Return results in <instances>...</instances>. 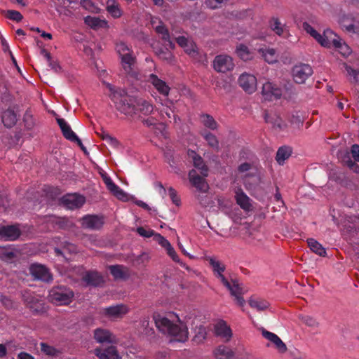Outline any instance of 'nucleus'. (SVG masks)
Masks as SVG:
<instances>
[{
    "instance_id": "1",
    "label": "nucleus",
    "mask_w": 359,
    "mask_h": 359,
    "mask_svg": "<svg viewBox=\"0 0 359 359\" xmlns=\"http://www.w3.org/2000/svg\"><path fill=\"white\" fill-rule=\"evenodd\" d=\"M106 86L110 92V99L121 113L133 117L140 114L148 116L153 112L154 107L149 101L130 96L125 89L115 88L109 83Z\"/></svg>"
},
{
    "instance_id": "43",
    "label": "nucleus",
    "mask_w": 359,
    "mask_h": 359,
    "mask_svg": "<svg viewBox=\"0 0 359 359\" xmlns=\"http://www.w3.org/2000/svg\"><path fill=\"white\" fill-rule=\"evenodd\" d=\"M200 122L201 124L210 130H216L217 128V123L214 118L209 114H202L200 116Z\"/></svg>"
},
{
    "instance_id": "64",
    "label": "nucleus",
    "mask_w": 359,
    "mask_h": 359,
    "mask_svg": "<svg viewBox=\"0 0 359 359\" xmlns=\"http://www.w3.org/2000/svg\"><path fill=\"white\" fill-rule=\"evenodd\" d=\"M154 240L156 241L165 249L168 246L170 242L159 233H155Z\"/></svg>"
},
{
    "instance_id": "49",
    "label": "nucleus",
    "mask_w": 359,
    "mask_h": 359,
    "mask_svg": "<svg viewBox=\"0 0 359 359\" xmlns=\"http://www.w3.org/2000/svg\"><path fill=\"white\" fill-rule=\"evenodd\" d=\"M55 252L57 254V255H61L65 257V259H68L65 257V254L67 252L69 253H74L76 252V247L71 243L66 244L62 250L59 248H55Z\"/></svg>"
},
{
    "instance_id": "55",
    "label": "nucleus",
    "mask_w": 359,
    "mask_h": 359,
    "mask_svg": "<svg viewBox=\"0 0 359 359\" xmlns=\"http://www.w3.org/2000/svg\"><path fill=\"white\" fill-rule=\"evenodd\" d=\"M165 250L167 251L168 255L172 258V259L174 262L179 263L182 266H185V264L181 262L180 259L179 258L178 255H177L175 250L172 247L170 243L168 245V246H167Z\"/></svg>"
},
{
    "instance_id": "27",
    "label": "nucleus",
    "mask_w": 359,
    "mask_h": 359,
    "mask_svg": "<svg viewBox=\"0 0 359 359\" xmlns=\"http://www.w3.org/2000/svg\"><path fill=\"white\" fill-rule=\"evenodd\" d=\"M84 22L88 27L95 30L109 27L108 22L104 18L88 15L84 18Z\"/></svg>"
},
{
    "instance_id": "9",
    "label": "nucleus",
    "mask_w": 359,
    "mask_h": 359,
    "mask_svg": "<svg viewBox=\"0 0 359 359\" xmlns=\"http://www.w3.org/2000/svg\"><path fill=\"white\" fill-rule=\"evenodd\" d=\"M128 310L126 305L120 304L103 308L101 310V314L111 320H116L123 318Z\"/></svg>"
},
{
    "instance_id": "41",
    "label": "nucleus",
    "mask_w": 359,
    "mask_h": 359,
    "mask_svg": "<svg viewBox=\"0 0 359 359\" xmlns=\"http://www.w3.org/2000/svg\"><path fill=\"white\" fill-rule=\"evenodd\" d=\"M1 119L5 126L11 128L17 121V115L13 111L8 109L3 113Z\"/></svg>"
},
{
    "instance_id": "10",
    "label": "nucleus",
    "mask_w": 359,
    "mask_h": 359,
    "mask_svg": "<svg viewBox=\"0 0 359 359\" xmlns=\"http://www.w3.org/2000/svg\"><path fill=\"white\" fill-rule=\"evenodd\" d=\"M213 332L224 342L229 341L233 335L231 327L223 320H219L214 324Z\"/></svg>"
},
{
    "instance_id": "26",
    "label": "nucleus",
    "mask_w": 359,
    "mask_h": 359,
    "mask_svg": "<svg viewBox=\"0 0 359 359\" xmlns=\"http://www.w3.org/2000/svg\"><path fill=\"white\" fill-rule=\"evenodd\" d=\"M95 354L99 359H121L115 346H110L104 349L96 348Z\"/></svg>"
},
{
    "instance_id": "4",
    "label": "nucleus",
    "mask_w": 359,
    "mask_h": 359,
    "mask_svg": "<svg viewBox=\"0 0 359 359\" xmlns=\"http://www.w3.org/2000/svg\"><path fill=\"white\" fill-rule=\"evenodd\" d=\"M325 36L327 37L328 45L325 48H330L332 44L334 48L344 57L348 56L351 50L334 32L330 29L325 30Z\"/></svg>"
},
{
    "instance_id": "42",
    "label": "nucleus",
    "mask_w": 359,
    "mask_h": 359,
    "mask_svg": "<svg viewBox=\"0 0 359 359\" xmlns=\"http://www.w3.org/2000/svg\"><path fill=\"white\" fill-rule=\"evenodd\" d=\"M292 154V149L289 147H281L278 149L276 159L280 165H283Z\"/></svg>"
},
{
    "instance_id": "18",
    "label": "nucleus",
    "mask_w": 359,
    "mask_h": 359,
    "mask_svg": "<svg viewBox=\"0 0 359 359\" xmlns=\"http://www.w3.org/2000/svg\"><path fill=\"white\" fill-rule=\"evenodd\" d=\"M20 234V231L18 226H2L0 225V239L6 241H14L17 239Z\"/></svg>"
},
{
    "instance_id": "15",
    "label": "nucleus",
    "mask_w": 359,
    "mask_h": 359,
    "mask_svg": "<svg viewBox=\"0 0 359 359\" xmlns=\"http://www.w3.org/2000/svg\"><path fill=\"white\" fill-rule=\"evenodd\" d=\"M148 83H151L154 88L161 95L167 97L169 95L170 87L165 81L160 79L154 74H150L147 76V80Z\"/></svg>"
},
{
    "instance_id": "14",
    "label": "nucleus",
    "mask_w": 359,
    "mask_h": 359,
    "mask_svg": "<svg viewBox=\"0 0 359 359\" xmlns=\"http://www.w3.org/2000/svg\"><path fill=\"white\" fill-rule=\"evenodd\" d=\"M81 226L90 230H99L104 224V218L102 216L95 215H87L81 219Z\"/></svg>"
},
{
    "instance_id": "63",
    "label": "nucleus",
    "mask_w": 359,
    "mask_h": 359,
    "mask_svg": "<svg viewBox=\"0 0 359 359\" xmlns=\"http://www.w3.org/2000/svg\"><path fill=\"white\" fill-rule=\"evenodd\" d=\"M168 193L172 203L176 205H180V199L177 194V191L172 187H169Z\"/></svg>"
},
{
    "instance_id": "7",
    "label": "nucleus",
    "mask_w": 359,
    "mask_h": 359,
    "mask_svg": "<svg viewBox=\"0 0 359 359\" xmlns=\"http://www.w3.org/2000/svg\"><path fill=\"white\" fill-rule=\"evenodd\" d=\"M234 66L232 57L227 55H217L213 61L214 69L221 73L232 71Z\"/></svg>"
},
{
    "instance_id": "31",
    "label": "nucleus",
    "mask_w": 359,
    "mask_h": 359,
    "mask_svg": "<svg viewBox=\"0 0 359 359\" xmlns=\"http://www.w3.org/2000/svg\"><path fill=\"white\" fill-rule=\"evenodd\" d=\"M106 11L114 19L120 18L123 14V11L116 0H107Z\"/></svg>"
},
{
    "instance_id": "19",
    "label": "nucleus",
    "mask_w": 359,
    "mask_h": 359,
    "mask_svg": "<svg viewBox=\"0 0 359 359\" xmlns=\"http://www.w3.org/2000/svg\"><path fill=\"white\" fill-rule=\"evenodd\" d=\"M204 177L198 175L195 170H191L189 172L190 182L197 190L201 192H206L208 189V184Z\"/></svg>"
},
{
    "instance_id": "29",
    "label": "nucleus",
    "mask_w": 359,
    "mask_h": 359,
    "mask_svg": "<svg viewBox=\"0 0 359 359\" xmlns=\"http://www.w3.org/2000/svg\"><path fill=\"white\" fill-rule=\"evenodd\" d=\"M303 29L314 38L322 46L325 47L328 45L327 37L325 36V31L323 34L318 33L311 25L308 22L303 23Z\"/></svg>"
},
{
    "instance_id": "16",
    "label": "nucleus",
    "mask_w": 359,
    "mask_h": 359,
    "mask_svg": "<svg viewBox=\"0 0 359 359\" xmlns=\"http://www.w3.org/2000/svg\"><path fill=\"white\" fill-rule=\"evenodd\" d=\"M31 274L34 278L44 282L52 280L53 277L49 270L43 265L34 264L29 268Z\"/></svg>"
},
{
    "instance_id": "11",
    "label": "nucleus",
    "mask_w": 359,
    "mask_h": 359,
    "mask_svg": "<svg viewBox=\"0 0 359 359\" xmlns=\"http://www.w3.org/2000/svg\"><path fill=\"white\" fill-rule=\"evenodd\" d=\"M262 95L265 100H278L283 96V90L271 81H266L262 85Z\"/></svg>"
},
{
    "instance_id": "13",
    "label": "nucleus",
    "mask_w": 359,
    "mask_h": 359,
    "mask_svg": "<svg viewBox=\"0 0 359 359\" xmlns=\"http://www.w3.org/2000/svg\"><path fill=\"white\" fill-rule=\"evenodd\" d=\"M57 122L62 130L64 137L71 142H76L81 149L85 151L86 149L82 142L76 135V133L72 130L70 126L67 123V121L65 119L60 118L57 119Z\"/></svg>"
},
{
    "instance_id": "56",
    "label": "nucleus",
    "mask_w": 359,
    "mask_h": 359,
    "mask_svg": "<svg viewBox=\"0 0 359 359\" xmlns=\"http://www.w3.org/2000/svg\"><path fill=\"white\" fill-rule=\"evenodd\" d=\"M165 250L167 251L168 255L172 258V259L174 262L179 263L182 266H185V264L181 262L180 259L179 258L178 255H177L175 250L172 247L170 243L168 245V246H167Z\"/></svg>"
},
{
    "instance_id": "35",
    "label": "nucleus",
    "mask_w": 359,
    "mask_h": 359,
    "mask_svg": "<svg viewBox=\"0 0 359 359\" xmlns=\"http://www.w3.org/2000/svg\"><path fill=\"white\" fill-rule=\"evenodd\" d=\"M258 52L262 55L264 60L269 64H274L278 61V55L276 50L271 48H261Z\"/></svg>"
},
{
    "instance_id": "20",
    "label": "nucleus",
    "mask_w": 359,
    "mask_h": 359,
    "mask_svg": "<svg viewBox=\"0 0 359 359\" xmlns=\"http://www.w3.org/2000/svg\"><path fill=\"white\" fill-rule=\"evenodd\" d=\"M94 338L98 343L114 344L117 342L116 337L108 330L98 328L94 331Z\"/></svg>"
},
{
    "instance_id": "51",
    "label": "nucleus",
    "mask_w": 359,
    "mask_h": 359,
    "mask_svg": "<svg viewBox=\"0 0 359 359\" xmlns=\"http://www.w3.org/2000/svg\"><path fill=\"white\" fill-rule=\"evenodd\" d=\"M41 53L46 58L48 65L52 69H53L55 72H58L60 71V66L57 62L53 61L51 60L50 54L49 53H48L46 50H42Z\"/></svg>"
},
{
    "instance_id": "54",
    "label": "nucleus",
    "mask_w": 359,
    "mask_h": 359,
    "mask_svg": "<svg viewBox=\"0 0 359 359\" xmlns=\"http://www.w3.org/2000/svg\"><path fill=\"white\" fill-rule=\"evenodd\" d=\"M165 250L167 251L168 255L172 258V259L174 262L179 263L182 266H185V264L181 262L180 259L179 258L178 255H177L175 250L172 247L170 243L168 245V246H167Z\"/></svg>"
},
{
    "instance_id": "44",
    "label": "nucleus",
    "mask_w": 359,
    "mask_h": 359,
    "mask_svg": "<svg viewBox=\"0 0 359 359\" xmlns=\"http://www.w3.org/2000/svg\"><path fill=\"white\" fill-rule=\"evenodd\" d=\"M308 245L311 250L321 257L326 255V250L317 241L313 238L307 240Z\"/></svg>"
},
{
    "instance_id": "3",
    "label": "nucleus",
    "mask_w": 359,
    "mask_h": 359,
    "mask_svg": "<svg viewBox=\"0 0 359 359\" xmlns=\"http://www.w3.org/2000/svg\"><path fill=\"white\" fill-rule=\"evenodd\" d=\"M74 297L73 292L64 287L53 288L49 292V299L57 305H67L72 302Z\"/></svg>"
},
{
    "instance_id": "2",
    "label": "nucleus",
    "mask_w": 359,
    "mask_h": 359,
    "mask_svg": "<svg viewBox=\"0 0 359 359\" xmlns=\"http://www.w3.org/2000/svg\"><path fill=\"white\" fill-rule=\"evenodd\" d=\"M153 318L158 330L172 337L173 340L184 342L188 339V328L175 313H154Z\"/></svg>"
},
{
    "instance_id": "60",
    "label": "nucleus",
    "mask_w": 359,
    "mask_h": 359,
    "mask_svg": "<svg viewBox=\"0 0 359 359\" xmlns=\"http://www.w3.org/2000/svg\"><path fill=\"white\" fill-rule=\"evenodd\" d=\"M184 51L192 57H196L198 55L197 47L192 41L188 44V46L184 48Z\"/></svg>"
},
{
    "instance_id": "5",
    "label": "nucleus",
    "mask_w": 359,
    "mask_h": 359,
    "mask_svg": "<svg viewBox=\"0 0 359 359\" xmlns=\"http://www.w3.org/2000/svg\"><path fill=\"white\" fill-rule=\"evenodd\" d=\"M222 284L230 292L231 295L235 298L236 303L240 306H243L245 301L242 295L245 292V290L242 287L238 280L236 279L226 280Z\"/></svg>"
},
{
    "instance_id": "39",
    "label": "nucleus",
    "mask_w": 359,
    "mask_h": 359,
    "mask_svg": "<svg viewBox=\"0 0 359 359\" xmlns=\"http://www.w3.org/2000/svg\"><path fill=\"white\" fill-rule=\"evenodd\" d=\"M236 53L238 57L244 61L250 60L254 57V53L243 43L236 46Z\"/></svg>"
},
{
    "instance_id": "6",
    "label": "nucleus",
    "mask_w": 359,
    "mask_h": 359,
    "mask_svg": "<svg viewBox=\"0 0 359 359\" xmlns=\"http://www.w3.org/2000/svg\"><path fill=\"white\" fill-rule=\"evenodd\" d=\"M239 86L247 93L252 94L257 90V80L255 75L250 73H243L238 79Z\"/></svg>"
},
{
    "instance_id": "21",
    "label": "nucleus",
    "mask_w": 359,
    "mask_h": 359,
    "mask_svg": "<svg viewBox=\"0 0 359 359\" xmlns=\"http://www.w3.org/2000/svg\"><path fill=\"white\" fill-rule=\"evenodd\" d=\"M207 259L208 260L216 278L219 279L222 283L228 279L224 275L226 268L225 265L221 261L215 257H208Z\"/></svg>"
},
{
    "instance_id": "32",
    "label": "nucleus",
    "mask_w": 359,
    "mask_h": 359,
    "mask_svg": "<svg viewBox=\"0 0 359 359\" xmlns=\"http://www.w3.org/2000/svg\"><path fill=\"white\" fill-rule=\"evenodd\" d=\"M213 355L216 359H231L234 352L228 346L219 345L213 350Z\"/></svg>"
},
{
    "instance_id": "23",
    "label": "nucleus",
    "mask_w": 359,
    "mask_h": 359,
    "mask_svg": "<svg viewBox=\"0 0 359 359\" xmlns=\"http://www.w3.org/2000/svg\"><path fill=\"white\" fill-rule=\"evenodd\" d=\"M236 203L245 211H250L252 209L251 199L243 192L241 189H238L235 193Z\"/></svg>"
},
{
    "instance_id": "59",
    "label": "nucleus",
    "mask_w": 359,
    "mask_h": 359,
    "mask_svg": "<svg viewBox=\"0 0 359 359\" xmlns=\"http://www.w3.org/2000/svg\"><path fill=\"white\" fill-rule=\"evenodd\" d=\"M344 67L347 72V74L350 76L353 81L359 83V71L352 69L346 64H344Z\"/></svg>"
},
{
    "instance_id": "33",
    "label": "nucleus",
    "mask_w": 359,
    "mask_h": 359,
    "mask_svg": "<svg viewBox=\"0 0 359 359\" xmlns=\"http://www.w3.org/2000/svg\"><path fill=\"white\" fill-rule=\"evenodd\" d=\"M271 29L278 36L285 37L288 35V29L278 18H273L269 22Z\"/></svg>"
},
{
    "instance_id": "52",
    "label": "nucleus",
    "mask_w": 359,
    "mask_h": 359,
    "mask_svg": "<svg viewBox=\"0 0 359 359\" xmlns=\"http://www.w3.org/2000/svg\"><path fill=\"white\" fill-rule=\"evenodd\" d=\"M15 257L13 252L6 248L0 247V259L11 262Z\"/></svg>"
},
{
    "instance_id": "57",
    "label": "nucleus",
    "mask_w": 359,
    "mask_h": 359,
    "mask_svg": "<svg viewBox=\"0 0 359 359\" xmlns=\"http://www.w3.org/2000/svg\"><path fill=\"white\" fill-rule=\"evenodd\" d=\"M300 319L302 323H304L305 325L311 327L315 328L317 327L318 325V323L317 322V320L311 316H301Z\"/></svg>"
},
{
    "instance_id": "36",
    "label": "nucleus",
    "mask_w": 359,
    "mask_h": 359,
    "mask_svg": "<svg viewBox=\"0 0 359 359\" xmlns=\"http://www.w3.org/2000/svg\"><path fill=\"white\" fill-rule=\"evenodd\" d=\"M266 122L271 124L273 127L280 131L284 130L287 128V124L277 114H266Z\"/></svg>"
},
{
    "instance_id": "47",
    "label": "nucleus",
    "mask_w": 359,
    "mask_h": 359,
    "mask_svg": "<svg viewBox=\"0 0 359 359\" xmlns=\"http://www.w3.org/2000/svg\"><path fill=\"white\" fill-rule=\"evenodd\" d=\"M116 50L120 57L133 53L131 48L123 41H120L116 43Z\"/></svg>"
},
{
    "instance_id": "17",
    "label": "nucleus",
    "mask_w": 359,
    "mask_h": 359,
    "mask_svg": "<svg viewBox=\"0 0 359 359\" xmlns=\"http://www.w3.org/2000/svg\"><path fill=\"white\" fill-rule=\"evenodd\" d=\"M151 22L153 28L159 35L161 36V38L164 41L165 46L170 48H173L175 47V44L170 41V36L168 31L162 24V22L159 21L157 18H152Z\"/></svg>"
},
{
    "instance_id": "38",
    "label": "nucleus",
    "mask_w": 359,
    "mask_h": 359,
    "mask_svg": "<svg viewBox=\"0 0 359 359\" xmlns=\"http://www.w3.org/2000/svg\"><path fill=\"white\" fill-rule=\"evenodd\" d=\"M83 279L88 285L94 286L99 285L103 282V278L96 271L87 272Z\"/></svg>"
},
{
    "instance_id": "45",
    "label": "nucleus",
    "mask_w": 359,
    "mask_h": 359,
    "mask_svg": "<svg viewBox=\"0 0 359 359\" xmlns=\"http://www.w3.org/2000/svg\"><path fill=\"white\" fill-rule=\"evenodd\" d=\"M249 304L252 309L258 311H265L269 306V304L266 300L260 298L251 299L249 301Z\"/></svg>"
},
{
    "instance_id": "22",
    "label": "nucleus",
    "mask_w": 359,
    "mask_h": 359,
    "mask_svg": "<svg viewBox=\"0 0 359 359\" xmlns=\"http://www.w3.org/2000/svg\"><path fill=\"white\" fill-rule=\"evenodd\" d=\"M187 155L189 159L192 161L194 166L201 171V174L203 177H207L208 170L203 158L193 150H189Z\"/></svg>"
},
{
    "instance_id": "28",
    "label": "nucleus",
    "mask_w": 359,
    "mask_h": 359,
    "mask_svg": "<svg viewBox=\"0 0 359 359\" xmlns=\"http://www.w3.org/2000/svg\"><path fill=\"white\" fill-rule=\"evenodd\" d=\"M339 22L348 32L359 34V22L348 16H342Z\"/></svg>"
},
{
    "instance_id": "12",
    "label": "nucleus",
    "mask_w": 359,
    "mask_h": 359,
    "mask_svg": "<svg viewBox=\"0 0 359 359\" xmlns=\"http://www.w3.org/2000/svg\"><path fill=\"white\" fill-rule=\"evenodd\" d=\"M85 202V197L77 194H69L62 198V203L69 210L80 208Z\"/></svg>"
},
{
    "instance_id": "58",
    "label": "nucleus",
    "mask_w": 359,
    "mask_h": 359,
    "mask_svg": "<svg viewBox=\"0 0 359 359\" xmlns=\"http://www.w3.org/2000/svg\"><path fill=\"white\" fill-rule=\"evenodd\" d=\"M82 6L92 13H97L99 8L92 2L91 0H81Z\"/></svg>"
},
{
    "instance_id": "50",
    "label": "nucleus",
    "mask_w": 359,
    "mask_h": 359,
    "mask_svg": "<svg viewBox=\"0 0 359 359\" xmlns=\"http://www.w3.org/2000/svg\"><path fill=\"white\" fill-rule=\"evenodd\" d=\"M158 57L163 60H165L169 63L172 62L173 56L172 53L165 48V49H160L156 51Z\"/></svg>"
},
{
    "instance_id": "25",
    "label": "nucleus",
    "mask_w": 359,
    "mask_h": 359,
    "mask_svg": "<svg viewBox=\"0 0 359 359\" xmlns=\"http://www.w3.org/2000/svg\"><path fill=\"white\" fill-rule=\"evenodd\" d=\"M103 181L108 190L110 191V192H111L116 198L123 201L127 199L126 193L115 184L109 177L103 175Z\"/></svg>"
},
{
    "instance_id": "30",
    "label": "nucleus",
    "mask_w": 359,
    "mask_h": 359,
    "mask_svg": "<svg viewBox=\"0 0 359 359\" xmlns=\"http://www.w3.org/2000/svg\"><path fill=\"white\" fill-rule=\"evenodd\" d=\"M303 29L314 38L322 46L325 47L328 45L327 37L325 36V31L323 34L318 33L311 25L308 22L303 23Z\"/></svg>"
},
{
    "instance_id": "48",
    "label": "nucleus",
    "mask_w": 359,
    "mask_h": 359,
    "mask_svg": "<svg viewBox=\"0 0 359 359\" xmlns=\"http://www.w3.org/2000/svg\"><path fill=\"white\" fill-rule=\"evenodd\" d=\"M202 136L206 140L209 146L215 149H219V142L215 135L208 132H204L202 133Z\"/></svg>"
},
{
    "instance_id": "46",
    "label": "nucleus",
    "mask_w": 359,
    "mask_h": 359,
    "mask_svg": "<svg viewBox=\"0 0 359 359\" xmlns=\"http://www.w3.org/2000/svg\"><path fill=\"white\" fill-rule=\"evenodd\" d=\"M206 328L204 326L200 325L195 329V335L193 340L197 344H201L206 339Z\"/></svg>"
},
{
    "instance_id": "8",
    "label": "nucleus",
    "mask_w": 359,
    "mask_h": 359,
    "mask_svg": "<svg viewBox=\"0 0 359 359\" xmlns=\"http://www.w3.org/2000/svg\"><path fill=\"white\" fill-rule=\"evenodd\" d=\"M311 67L306 64L295 65L292 71V78L297 83H304L312 75Z\"/></svg>"
},
{
    "instance_id": "37",
    "label": "nucleus",
    "mask_w": 359,
    "mask_h": 359,
    "mask_svg": "<svg viewBox=\"0 0 359 359\" xmlns=\"http://www.w3.org/2000/svg\"><path fill=\"white\" fill-rule=\"evenodd\" d=\"M109 269L115 279H126L129 276L128 268L123 265H111Z\"/></svg>"
},
{
    "instance_id": "24",
    "label": "nucleus",
    "mask_w": 359,
    "mask_h": 359,
    "mask_svg": "<svg viewBox=\"0 0 359 359\" xmlns=\"http://www.w3.org/2000/svg\"><path fill=\"white\" fill-rule=\"evenodd\" d=\"M262 335L265 339L271 342L280 353H284L286 351V345L278 335L265 330H262Z\"/></svg>"
},
{
    "instance_id": "40",
    "label": "nucleus",
    "mask_w": 359,
    "mask_h": 359,
    "mask_svg": "<svg viewBox=\"0 0 359 359\" xmlns=\"http://www.w3.org/2000/svg\"><path fill=\"white\" fill-rule=\"evenodd\" d=\"M163 108L161 110V116L163 119H169L170 120L173 118L175 122H177V116L174 114V111L172 109L173 103L167 100L165 104H162Z\"/></svg>"
},
{
    "instance_id": "53",
    "label": "nucleus",
    "mask_w": 359,
    "mask_h": 359,
    "mask_svg": "<svg viewBox=\"0 0 359 359\" xmlns=\"http://www.w3.org/2000/svg\"><path fill=\"white\" fill-rule=\"evenodd\" d=\"M41 349L43 353L51 357L56 356L59 353V351L55 348L45 343H41Z\"/></svg>"
},
{
    "instance_id": "62",
    "label": "nucleus",
    "mask_w": 359,
    "mask_h": 359,
    "mask_svg": "<svg viewBox=\"0 0 359 359\" xmlns=\"http://www.w3.org/2000/svg\"><path fill=\"white\" fill-rule=\"evenodd\" d=\"M137 232L143 237L150 238L151 236H154L155 232L152 229H144L143 227H138L137 229Z\"/></svg>"
},
{
    "instance_id": "34",
    "label": "nucleus",
    "mask_w": 359,
    "mask_h": 359,
    "mask_svg": "<svg viewBox=\"0 0 359 359\" xmlns=\"http://www.w3.org/2000/svg\"><path fill=\"white\" fill-rule=\"evenodd\" d=\"M121 66L128 74H134V67L135 63V57L134 53L120 57Z\"/></svg>"
},
{
    "instance_id": "61",
    "label": "nucleus",
    "mask_w": 359,
    "mask_h": 359,
    "mask_svg": "<svg viewBox=\"0 0 359 359\" xmlns=\"http://www.w3.org/2000/svg\"><path fill=\"white\" fill-rule=\"evenodd\" d=\"M6 17L16 22H20L22 19V14L16 11L9 10L6 12Z\"/></svg>"
}]
</instances>
